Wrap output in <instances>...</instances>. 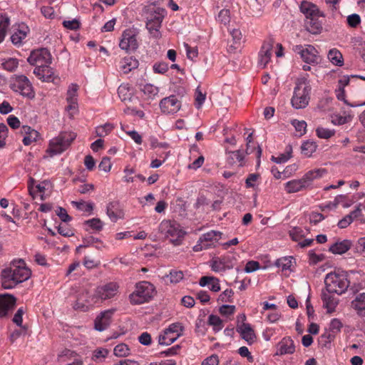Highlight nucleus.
Listing matches in <instances>:
<instances>
[{"mask_svg": "<svg viewBox=\"0 0 365 365\" xmlns=\"http://www.w3.org/2000/svg\"><path fill=\"white\" fill-rule=\"evenodd\" d=\"M144 13L146 19V29L153 38H160L161 37L160 29L167 14L166 10L155 5H149L145 8Z\"/></svg>", "mask_w": 365, "mask_h": 365, "instance_id": "f03ea898", "label": "nucleus"}, {"mask_svg": "<svg viewBox=\"0 0 365 365\" xmlns=\"http://www.w3.org/2000/svg\"><path fill=\"white\" fill-rule=\"evenodd\" d=\"M140 90L148 99H153L159 92L158 88L150 83L144 85Z\"/></svg>", "mask_w": 365, "mask_h": 365, "instance_id": "4c0bfd02", "label": "nucleus"}, {"mask_svg": "<svg viewBox=\"0 0 365 365\" xmlns=\"http://www.w3.org/2000/svg\"><path fill=\"white\" fill-rule=\"evenodd\" d=\"M78 86L77 84L72 83L69 86L67 91L66 101H77V91Z\"/></svg>", "mask_w": 365, "mask_h": 365, "instance_id": "5fc2aeb1", "label": "nucleus"}, {"mask_svg": "<svg viewBox=\"0 0 365 365\" xmlns=\"http://www.w3.org/2000/svg\"><path fill=\"white\" fill-rule=\"evenodd\" d=\"M208 325L212 327L213 331L217 332L222 329L223 322L222 320L217 315L210 314L207 320Z\"/></svg>", "mask_w": 365, "mask_h": 365, "instance_id": "e433bc0d", "label": "nucleus"}, {"mask_svg": "<svg viewBox=\"0 0 365 365\" xmlns=\"http://www.w3.org/2000/svg\"><path fill=\"white\" fill-rule=\"evenodd\" d=\"M124 113L127 115L138 116V118L143 119L145 117V113L143 110H138L135 108H133L129 106H126V108L124 109Z\"/></svg>", "mask_w": 365, "mask_h": 365, "instance_id": "6e6d98bb", "label": "nucleus"}, {"mask_svg": "<svg viewBox=\"0 0 365 365\" xmlns=\"http://www.w3.org/2000/svg\"><path fill=\"white\" fill-rule=\"evenodd\" d=\"M354 251L359 255L365 257V237H360L354 245Z\"/></svg>", "mask_w": 365, "mask_h": 365, "instance_id": "864d4df0", "label": "nucleus"}, {"mask_svg": "<svg viewBox=\"0 0 365 365\" xmlns=\"http://www.w3.org/2000/svg\"><path fill=\"white\" fill-rule=\"evenodd\" d=\"M206 98V94L203 93L199 88L195 91V106L197 108H200L204 103Z\"/></svg>", "mask_w": 365, "mask_h": 365, "instance_id": "e2e57ef3", "label": "nucleus"}, {"mask_svg": "<svg viewBox=\"0 0 365 365\" xmlns=\"http://www.w3.org/2000/svg\"><path fill=\"white\" fill-rule=\"evenodd\" d=\"M334 293V292L327 291V289L322 290V292L321 297L323 302V306L327 309L328 313L334 312L339 304V299L333 295Z\"/></svg>", "mask_w": 365, "mask_h": 365, "instance_id": "aec40b11", "label": "nucleus"}, {"mask_svg": "<svg viewBox=\"0 0 365 365\" xmlns=\"http://www.w3.org/2000/svg\"><path fill=\"white\" fill-rule=\"evenodd\" d=\"M329 60L334 64L338 66L343 65L342 54L336 48L331 49L327 55Z\"/></svg>", "mask_w": 365, "mask_h": 365, "instance_id": "c9c22d12", "label": "nucleus"}, {"mask_svg": "<svg viewBox=\"0 0 365 365\" xmlns=\"http://www.w3.org/2000/svg\"><path fill=\"white\" fill-rule=\"evenodd\" d=\"M317 145L315 142L307 140L302 143L301 146L302 153L307 157H310L317 150Z\"/></svg>", "mask_w": 365, "mask_h": 365, "instance_id": "58836bf2", "label": "nucleus"}, {"mask_svg": "<svg viewBox=\"0 0 365 365\" xmlns=\"http://www.w3.org/2000/svg\"><path fill=\"white\" fill-rule=\"evenodd\" d=\"M229 156L227 157V163L230 165H234L237 163H240V166H243L244 154L238 150L235 151H230L228 153Z\"/></svg>", "mask_w": 365, "mask_h": 365, "instance_id": "f704fd0d", "label": "nucleus"}, {"mask_svg": "<svg viewBox=\"0 0 365 365\" xmlns=\"http://www.w3.org/2000/svg\"><path fill=\"white\" fill-rule=\"evenodd\" d=\"M153 71L155 73L163 74L168 70V65L165 62L155 63L153 66Z\"/></svg>", "mask_w": 365, "mask_h": 365, "instance_id": "69168bd1", "label": "nucleus"}, {"mask_svg": "<svg viewBox=\"0 0 365 365\" xmlns=\"http://www.w3.org/2000/svg\"><path fill=\"white\" fill-rule=\"evenodd\" d=\"M10 24V19L6 15L0 16V43L4 40L7 29Z\"/></svg>", "mask_w": 365, "mask_h": 365, "instance_id": "ea45409f", "label": "nucleus"}, {"mask_svg": "<svg viewBox=\"0 0 365 365\" xmlns=\"http://www.w3.org/2000/svg\"><path fill=\"white\" fill-rule=\"evenodd\" d=\"M71 204L73 205L78 210L91 213L93 210V202H86L84 201H72Z\"/></svg>", "mask_w": 365, "mask_h": 365, "instance_id": "79ce46f5", "label": "nucleus"}, {"mask_svg": "<svg viewBox=\"0 0 365 365\" xmlns=\"http://www.w3.org/2000/svg\"><path fill=\"white\" fill-rule=\"evenodd\" d=\"M294 351V343L290 337L283 338L277 344V355L291 354Z\"/></svg>", "mask_w": 365, "mask_h": 365, "instance_id": "5701e85b", "label": "nucleus"}, {"mask_svg": "<svg viewBox=\"0 0 365 365\" xmlns=\"http://www.w3.org/2000/svg\"><path fill=\"white\" fill-rule=\"evenodd\" d=\"M27 61L31 65L36 66V67L51 64L52 57L50 51L47 48H42L33 51L27 58Z\"/></svg>", "mask_w": 365, "mask_h": 365, "instance_id": "9b49d317", "label": "nucleus"}, {"mask_svg": "<svg viewBox=\"0 0 365 365\" xmlns=\"http://www.w3.org/2000/svg\"><path fill=\"white\" fill-rule=\"evenodd\" d=\"M347 24L352 28H356L361 23V18L359 14H353L347 16Z\"/></svg>", "mask_w": 365, "mask_h": 365, "instance_id": "0e129e2a", "label": "nucleus"}, {"mask_svg": "<svg viewBox=\"0 0 365 365\" xmlns=\"http://www.w3.org/2000/svg\"><path fill=\"white\" fill-rule=\"evenodd\" d=\"M172 335L174 334H178L179 336L182 334L183 327L180 323H173L170 324L167 329H165Z\"/></svg>", "mask_w": 365, "mask_h": 365, "instance_id": "13d9d810", "label": "nucleus"}, {"mask_svg": "<svg viewBox=\"0 0 365 365\" xmlns=\"http://www.w3.org/2000/svg\"><path fill=\"white\" fill-rule=\"evenodd\" d=\"M155 287L149 282L142 281L135 284L133 292L129 295L130 304L133 305L148 302L154 295Z\"/></svg>", "mask_w": 365, "mask_h": 365, "instance_id": "39448f33", "label": "nucleus"}, {"mask_svg": "<svg viewBox=\"0 0 365 365\" xmlns=\"http://www.w3.org/2000/svg\"><path fill=\"white\" fill-rule=\"evenodd\" d=\"M311 86L306 78L298 79L291 100L292 106L296 109L306 108L310 100Z\"/></svg>", "mask_w": 365, "mask_h": 365, "instance_id": "7ed1b4c3", "label": "nucleus"}, {"mask_svg": "<svg viewBox=\"0 0 365 365\" xmlns=\"http://www.w3.org/2000/svg\"><path fill=\"white\" fill-rule=\"evenodd\" d=\"M118 288L119 286L115 282H109L99 286L96 289L94 297L101 301L111 299L117 294Z\"/></svg>", "mask_w": 365, "mask_h": 365, "instance_id": "ddd939ff", "label": "nucleus"}, {"mask_svg": "<svg viewBox=\"0 0 365 365\" xmlns=\"http://www.w3.org/2000/svg\"><path fill=\"white\" fill-rule=\"evenodd\" d=\"M56 215L64 222H68L71 220V217L68 215L66 209L58 207L56 210Z\"/></svg>", "mask_w": 365, "mask_h": 365, "instance_id": "774afa93", "label": "nucleus"}, {"mask_svg": "<svg viewBox=\"0 0 365 365\" xmlns=\"http://www.w3.org/2000/svg\"><path fill=\"white\" fill-rule=\"evenodd\" d=\"M325 173H327L325 169H314L306 173L302 178L305 182L306 187H309L315 179L322 178Z\"/></svg>", "mask_w": 365, "mask_h": 365, "instance_id": "cd10ccee", "label": "nucleus"}, {"mask_svg": "<svg viewBox=\"0 0 365 365\" xmlns=\"http://www.w3.org/2000/svg\"><path fill=\"white\" fill-rule=\"evenodd\" d=\"M10 87L11 90L21 96L33 99L35 97V91L32 83L24 75H15L11 79Z\"/></svg>", "mask_w": 365, "mask_h": 365, "instance_id": "0eeeda50", "label": "nucleus"}, {"mask_svg": "<svg viewBox=\"0 0 365 365\" xmlns=\"http://www.w3.org/2000/svg\"><path fill=\"white\" fill-rule=\"evenodd\" d=\"M309 256V264L310 265H315L319 262L324 259V255L323 254L317 255L315 253L314 250H311L308 252Z\"/></svg>", "mask_w": 365, "mask_h": 365, "instance_id": "a18cd8bd", "label": "nucleus"}, {"mask_svg": "<svg viewBox=\"0 0 365 365\" xmlns=\"http://www.w3.org/2000/svg\"><path fill=\"white\" fill-rule=\"evenodd\" d=\"M118 94L125 103H131L133 99V93L126 85H120L118 88Z\"/></svg>", "mask_w": 365, "mask_h": 365, "instance_id": "473e14b6", "label": "nucleus"}, {"mask_svg": "<svg viewBox=\"0 0 365 365\" xmlns=\"http://www.w3.org/2000/svg\"><path fill=\"white\" fill-rule=\"evenodd\" d=\"M221 235L222 232L214 230L202 235L197 244L192 247L193 251L197 252L215 247V243L221 238Z\"/></svg>", "mask_w": 365, "mask_h": 365, "instance_id": "1a4fd4ad", "label": "nucleus"}, {"mask_svg": "<svg viewBox=\"0 0 365 365\" xmlns=\"http://www.w3.org/2000/svg\"><path fill=\"white\" fill-rule=\"evenodd\" d=\"M159 230L165 237L170 238V241L175 244L185 235V232L180 229V225L170 220L162 221Z\"/></svg>", "mask_w": 365, "mask_h": 365, "instance_id": "6e6552de", "label": "nucleus"}, {"mask_svg": "<svg viewBox=\"0 0 365 365\" xmlns=\"http://www.w3.org/2000/svg\"><path fill=\"white\" fill-rule=\"evenodd\" d=\"M292 125L295 128L296 130L300 133L301 135L305 133L307 123L304 120H294L292 122Z\"/></svg>", "mask_w": 365, "mask_h": 365, "instance_id": "338daca9", "label": "nucleus"}, {"mask_svg": "<svg viewBox=\"0 0 365 365\" xmlns=\"http://www.w3.org/2000/svg\"><path fill=\"white\" fill-rule=\"evenodd\" d=\"M351 246L350 240H344L341 242H336L330 246L329 250L333 254L342 255L346 252Z\"/></svg>", "mask_w": 365, "mask_h": 365, "instance_id": "c756f323", "label": "nucleus"}, {"mask_svg": "<svg viewBox=\"0 0 365 365\" xmlns=\"http://www.w3.org/2000/svg\"><path fill=\"white\" fill-rule=\"evenodd\" d=\"M316 133L320 138L328 139L334 135L335 131L323 127H318L316 129Z\"/></svg>", "mask_w": 365, "mask_h": 365, "instance_id": "de8ad7c7", "label": "nucleus"}, {"mask_svg": "<svg viewBox=\"0 0 365 365\" xmlns=\"http://www.w3.org/2000/svg\"><path fill=\"white\" fill-rule=\"evenodd\" d=\"M292 50L307 63H318L321 61L318 51L312 45H296Z\"/></svg>", "mask_w": 365, "mask_h": 365, "instance_id": "9d476101", "label": "nucleus"}, {"mask_svg": "<svg viewBox=\"0 0 365 365\" xmlns=\"http://www.w3.org/2000/svg\"><path fill=\"white\" fill-rule=\"evenodd\" d=\"M16 302V299L11 294H0V317H4Z\"/></svg>", "mask_w": 365, "mask_h": 365, "instance_id": "b1692460", "label": "nucleus"}, {"mask_svg": "<svg viewBox=\"0 0 365 365\" xmlns=\"http://www.w3.org/2000/svg\"><path fill=\"white\" fill-rule=\"evenodd\" d=\"M31 274V270L23 259L14 260L1 272V285L6 289H12L29 279Z\"/></svg>", "mask_w": 365, "mask_h": 365, "instance_id": "f257e3e1", "label": "nucleus"}, {"mask_svg": "<svg viewBox=\"0 0 365 365\" xmlns=\"http://www.w3.org/2000/svg\"><path fill=\"white\" fill-rule=\"evenodd\" d=\"M108 354V351L106 349H98L93 351L92 359L96 361H102Z\"/></svg>", "mask_w": 365, "mask_h": 365, "instance_id": "3c124183", "label": "nucleus"}, {"mask_svg": "<svg viewBox=\"0 0 365 365\" xmlns=\"http://www.w3.org/2000/svg\"><path fill=\"white\" fill-rule=\"evenodd\" d=\"M115 311V309H110L101 312L95 319V329L99 331L106 330L112 322V317Z\"/></svg>", "mask_w": 365, "mask_h": 365, "instance_id": "2eb2a0df", "label": "nucleus"}, {"mask_svg": "<svg viewBox=\"0 0 365 365\" xmlns=\"http://www.w3.org/2000/svg\"><path fill=\"white\" fill-rule=\"evenodd\" d=\"M106 214L113 222L124 218V211L118 202H110L106 207Z\"/></svg>", "mask_w": 365, "mask_h": 365, "instance_id": "4be33fe9", "label": "nucleus"}, {"mask_svg": "<svg viewBox=\"0 0 365 365\" xmlns=\"http://www.w3.org/2000/svg\"><path fill=\"white\" fill-rule=\"evenodd\" d=\"M292 147L288 145L286 148L285 153L280 154L277 157L272 156V160L278 164L286 163L292 157Z\"/></svg>", "mask_w": 365, "mask_h": 365, "instance_id": "a19ab883", "label": "nucleus"}, {"mask_svg": "<svg viewBox=\"0 0 365 365\" xmlns=\"http://www.w3.org/2000/svg\"><path fill=\"white\" fill-rule=\"evenodd\" d=\"M76 138V134L71 131L61 132L58 135L50 140L47 151L51 156L65 151Z\"/></svg>", "mask_w": 365, "mask_h": 365, "instance_id": "423d86ee", "label": "nucleus"}, {"mask_svg": "<svg viewBox=\"0 0 365 365\" xmlns=\"http://www.w3.org/2000/svg\"><path fill=\"white\" fill-rule=\"evenodd\" d=\"M327 291L341 295L347 290L350 282L345 272H330L324 279Z\"/></svg>", "mask_w": 365, "mask_h": 365, "instance_id": "20e7f679", "label": "nucleus"}, {"mask_svg": "<svg viewBox=\"0 0 365 365\" xmlns=\"http://www.w3.org/2000/svg\"><path fill=\"white\" fill-rule=\"evenodd\" d=\"M128 346L125 344H120L115 346L113 349L114 354L117 356L124 357L129 354Z\"/></svg>", "mask_w": 365, "mask_h": 365, "instance_id": "49530a36", "label": "nucleus"}, {"mask_svg": "<svg viewBox=\"0 0 365 365\" xmlns=\"http://www.w3.org/2000/svg\"><path fill=\"white\" fill-rule=\"evenodd\" d=\"M49 64L36 66L34 70V73L40 80L44 82H54L57 78L53 70L51 68Z\"/></svg>", "mask_w": 365, "mask_h": 365, "instance_id": "dca6fc26", "label": "nucleus"}, {"mask_svg": "<svg viewBox=\"0 0 365 365\" xmlns=\"http://www.w3.org/2000/svg\"><path fill=\"white\" fill-rule=\"evenodd\" d=\"M292 257H283L281 259H278L275 265L278 267H281L282 270H288L290 269L292 266Z\"/></svg>", "mask_w": 365, "mask_h": 365, "instance_id": "09e8293b", "label": "nucleus"}, {"mask_svg": "<svg viewBox=\"0 0 365 365\" xmlns=\"http://www.w3.org/2000/svg\"><path fill=\"white\" fill-rule=\"evenodd\" d=\"M178 337V334H174V335H172L165 329L163 332L158 336V343L160 345L168 346L175 342Z\"/></svg>", "mask_w": 365, "mask_h": 365, "instance_id": "72a5a7b5", "label": "nucleus"}, {"mask_svg": "<svg viewBox=\"0 0 365 365\" xmlns=\"http://www.w3.org/2000/svg\"><path fill=\"white\" fill-rule=\"evenodd\" d=\"M217 21L224 25H227L229 24L230 21V10L228 9H222L218 14Z\"/></svg>", "mask_w": 365, "mask_h": 365, "instance_id": "4d7b16f0", "label": "nucleus"}, {"mask_svg": "<svg viewBox=\"0 0 365 365\" xmlns=\"http://www.w3.org/2000/svg\"><path fill=\"white\" fill-rule=\"evenodd\" d=\"M259 178V174L258 173H252L250 174L247 179L245 180V186L247 188L254 187L255 186V182Z\"/></svg>", "mask_w": 365, "mask_h": 365, "instance_id": "680f3d73", "label": "nucleus"}, {"mask_svg": "<svg viewBox=\"0 0 365 365\" xmlns=\"http://www.w3.org/2000/svg\"><path fill=\"white\" fill-rule=\"evenodd\" d=\"M172 283H178L183 279L184 274L182 271L171 270L168 276Z\"/></svg>", "mask_w": 365, "mask_h": 365, "instance_id": "bf43d9fd", "label": "nucleus"}, {"mask_svg": "<svg viewBox=\"0 0 365 365\" xmlns=\"http://www.w3.org/2000/svg\"><path fill=\"white\" fill-rule=\"evenodd\" d=\"M85 224L88 225L91 229L97 231H101L103 227V223L99 218H92L86 220Z\"/></svg>", "mask_w": 365, "mask_h": 365, "instance_id": "8fccbe9b", "label": "nucleus"}, {"mask_svg": "<svg viewBox=\"0 0 365 365\" xmlns=\"http://www.w3.org/2000/svg\"><path fill=\"white\" fill-rule=\"evenodd\" d=\"M160 108L163 113L173 114L181 108V103L175 95L163 98L160 102Z\"/></svg>", "mask_w": 365, "mask_h": 365, "instance_id": "4468645a", "label": "nucleus"}, {"mask_svg": "<svg viewBox=\"0 0 365 365\" xmlns=\"http://www.w3.org/2000/svg\"><path fill=\"white\" fill-rule=\"evenodd\" d=\"M19 65V61L16 58H9L1 63L4 69L12 72L15 71Z\"/></svg>", "mask_w": 365, "mask_h": 365, "instance_id": "c03bdc74", "label": "nucleus"}, {"mask_svg": "<svg viewBox=\"0 0 365 365\" xmlns=\"http://www.w3.org/2000/svg\"><path fill=\"white\" fill-rule=\"evenodd\" d=\"M113 128L114 126L113 124L106 123L103 125L98 126L96 129V133L97 136L102 138L110 133Z\"/></svg>", "mask_w": 365, "mask_h": 365, "instance_id": "37998d69", "label": "nucleus"}, {"mask_svg": "<svg viewBox=\"0 0 365 365\" xmlns=\"http://www.w3.org/2000/svg\"><path fill=\"white\" fill-rule=\"evenodd\" d=\"M304 182H305L303 181L302 178L298 180H292L288 181L285 184L284 189L288 193L297 192L307 188Z\"/></svg>", "mask_w": 365, "mask_h": 365, "instance_id": "7c9ffc66", "label": "nucleus"}, {"mask_svg": "<svg viewBox=\"0 0 365 365\" xmlns=\"http://www.w3.org/2000/svg\"><path fill=\"white\" fill-rule=\"evenodd\" d=\"M318 17H314L307 19L306 22V27L308 31L313 34H319L322 30V24L317 19Z\"/></svg>", "mask_w": 365, "mask_h": 365, "instance_id": "2f4dec72", "label": "nucleus"}, {"mask_svg": "<svg viewBox=\"0 0 365 365\" xmlns=\"http://www.w3.org/2000/svg\"><path fill=\"white\" fill-rule=\"evenodd\" d=\"M351 307L360 317H365V293H360L351 302Z\"/></svg>", "mask_w": 365, "mask_h": 365, "instance_id": "393cba45", "label": "nucleus"}, {"mask_svg": "<svg viewBox=\"0 0 365 365\" xmlns=\"http://www.w3.org/2000/svg\"><path fill=\"white\" fill-rule=\"evenodd\" d=\"M236 329L237 331L240 333L242 338L249 344L254 343L256 339V336L250 324L244 322L241 324H238L237 325Z\"/></svg>", "mask_w": 365, "mask_h": 365, "instance_id": "412c9836", "label": "nucleus"}, {"mask_svg": "<svg viewBox=\"0 0 365 365\" xmlns=\"http://www.w3.org/2000/svg\"><path fill=\"white\" fill-rule=\"evenodd\" d=\"M210 266L215 272H225L233 267L229 257H213L210 262Z\"/></svg>", "mask_w": 365, "mask_h": 365, "instance_id": "f3484780", "label": "nucleus"}, {"mask_svg": "<svg viewBox=\"0 0 365 365\" xmlns=\"http://www.w3.org/2000/svg\"><path fill=\"white\" fill-rule=\"evenodd\" d=\"M274 45L273 38L266 40L259 53V63L264 67L269 63L272 55V48Z\"/></svg>", "mask_w": 365, "mask_h": 365, "instance_id": "a211bd4d", "label": "nucleus"}, {"mask_svg": "<svg viewBox=\"0 0 365 365\" xmlns=\"http://www.w3.org/2000/svg\"><path fill=\"white\" fill-rule=\"evenodd\" d=\"M138 66V61L133 56H126L120 62V69L123 73H128Z\"/></svg>", "mask_w": 365, "mask_h": 365, "instance_id": "c85d7f7f", "label": "nucleus"}, {"mask_svg": "<svg viewBox=\"0 0 365 365\" xmlns=\"http://www.w3.org/2000/svg\"><path fill=\"white\" fill-rule=\"evenodd\" d=\"M299 9L300 11L304 14L307 19L312 18V16H324L323 12L320 11L318 6L310 1H302L299 6Z\"/></svg>", "mask_w": 365, "mask_h": 365, "instance_id": "6ab92c4d", "label": "nucleus"}, {"mask_svg": "<svg viewBox=\"0 0 365 365\" xmlns=\"http://www.w3.org/2000/svg\"><path fill=\"white\" fill-rule=\"evenodd\" d=\"M289 235L292 240L299 241L304 236L303 230L300 227H294L289 231Z\"/></svg>", "mask_w": 365, "mask_h": 365, "instance_id": "603ef678", "label": "nucleus"}, {"mask_svg": "<svg viewBox=\"0 0 365 365\" xmlns=\"http://www.w3.org/2000/svg\"><path fill=\"white\" fill-rule=\"evenodd\" d=\"M341 327V322L338 319H333L329 324V330L336 334L340 332Z\"/></svg>", "mask_w": 365, "mask_h": 365, "instance_id": "052dcab7", "label": "nucleus"}, {"mask_svg": "<svg viewBox=\"0 0 365 365\" xmlns=\"http://www.w3.org/2000/svg\"><path fill=\"white\" fill-rule=\"evenodd\" d=\"M29 31V29L25 24H21L19 26L16 31H15L11 36V42L16 45L19 46L22 43V41L26 37L28 32Z\"/></svg>", "mask_w": 365, "mask_h": 365, "instance_id": "a878e982", "label": "nucleus"}, {"mask_svg": "<svg viewBox=\"0 0 365 365\" xmlns=\"http://www.w3.org/2000/svg\"><path fill=\"white\" fill-rule=\"evenodd\" d=\"M21 131L22 133L25 134V136L23 138V143L25 145H29L33 142L37 140L38 133L30 126L23 125L21 128Z\"/></svg>", "mask_w": 365, "mask_h": 365, "instance_id": "bb28decb", "label": "nucleus"}, {"mask_svg": "<svg viewBox=\"0 0 365 365\" xmlns=\"http://www.w3.org/2000/svg\"><path fill=\"white\" fill-rule=\"evenodd\" d=\"M119 46L126 52L135 51L138 47L135 31L130 29H125L121 35Z\"/></svg>", "mask_w": 365, "mask_h": 365, "instance_id": "f8f14e48", "label": "nucleus"}]
</instances>
